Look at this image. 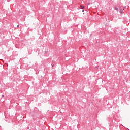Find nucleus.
<instances>
[{
	"label": "nucleus",
	"mask_w": 130,
	"mask_h": 130,
	"mask_svg": "<svg viewBox=\"0 0 130 130\" xmlns=\"http://www.w3.org/2000/svg\"><path fill=\"white\" fill-rule=\"evenodd\" d=\"M119 12H120V14H121V15H123V9H121V10H119Z\"/></svg>",
	"instance_id": "f257e3e1"
},
{
	"label": "nucleus",
	"mask_w": 130,
	"mask_h": 130,
	"mask_svg": "<svg viewBox=\"0 0 130 130\" xmlns=\"http://www.w3.org/2000/svg\"><path fill=\"white\" fill-rule=\"evenodd\" d=\"M114 9L116 10L117 11H118V8H117V7H115Z\"/></svg>",
	"instance_id": "f03ea898"
},
{
	"label": "nucleus",
	"mask_w": 130,
	"mask_h": 130,
	"mask_svg": "<svg viewBox=\"0 0 130 130\" xmlns=\"http://www.w3.org/2000/svg\"><path fill=\"white\" fill-rule=\"evenodd\" d=\"M80 7L81 8V9H84V7L82 5H80Z\"/></svg>",
	"instance_id": "7ed1b4c3"
},
{
	"label": "nucleus",
	"mask_w": 130,
	"mask_h": 130,
	"mask_svg": "<svg viewBox=\"0 0 130 130\" xmlns=\"http://www.w3.org/2000/svg\"><path fill=\"white\" fill-rule=\"evenodd\" d=\"M126 7H124V8L123 9V10H124V9H126Z\"/></svg>",
	"instance_id": "20e7f679"
},
{
	"label": "nucleus",
	"mask_w": 130,
	"mask_h": 130,
	"mask_svg": "<svg viewBox=\"0 0 130 130\" xmlns=\"http://www.w3.org/2000/svg\"><path fill=\"white\" fill-rule=\"evenodd\" d=\"M2 97H5V95H2Z\"/></svg>",
	"instance_id": "39448f33"
},
{
	"label": "nucleus",
	"mask_w": 130,
	"mask_h": 130,
	"mask_svg": "<svg viewBox=\"0 0 130 130\" xmlns=\"http://www.w3.org/2000/svg\"><path fill=\"white\" fill-rule=\"evenodd\" d=\"M53 67H54V65H52V68H53Z\"/></svg>",
	"instance_id": "423d86ee"
},
{
	"label": "nucleus",
	"mask_w": 130,
	"mask_h": 130,
	"mask_svg": "<svg viewBox=\"0 0 130 130\" xmlns=\"http://www.w3.org/2000/svg\"><path fill=\"white\" fill-rule=\"evenodd\" d=\"M17 27H19V25H17Z\"/></svg>",
	"instance_id": "0eeeda50"
},
{
	"label": "nucleus",
	"mask_w": 130,
	"mask_h": 130,
	"mask_svg": "<svg viewBox=\"0 0 130 130\" xmlns=\"http://www.w3.org/2000/svg\"><path fill=\"white\" fill-rule=\"evenodd\" d=\"M82 12H84V10H82Z\"/></svg>",
	"instance_id": "6e6552de"
}]
</instances>
